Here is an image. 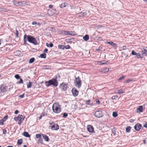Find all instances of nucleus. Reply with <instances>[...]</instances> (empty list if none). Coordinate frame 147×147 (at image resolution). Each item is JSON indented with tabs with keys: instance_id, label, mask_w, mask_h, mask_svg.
<instances>
[{
	"instance_id": "10",
	"label": "nucleus",
	"mask_w": 147,
	"mask_h": 147,
	"mask_svg": "<svg viewBox=\"0 0 147 147\" xmlns=\"http://www.w3.org/2000/svg\"><path fill=\"white\" fill-rule=\"evenodd\" d=\"M142 125L141 124L139 123H137L135 125L134 128L136 130L138 131L140 129Z\"/></svg>"
},
{
	"instance_id": "61",
	"label": "nucleus",
	"mask_w": 147,
	"mask_h": 147,
	"mask_svg": "<svg viewBox=\"0 0 147 147\" xmlns=\"http://www.w3.org/2000/svg\"><path fill=\"white\" fill-rule=\"evenodd\" d=\"M18 112V111L17 110H16L15 111V114H17Z\"/></svg>"
},
{
	"instance_id": "50",
	"label": "nucleus",
	"mask_w": 147,
	"mask_h": 147,
	"mask_svg": "<svg viewBox=\"0 0 147 147\" xmlns=\"http://www.w3.org/2000/svg\"><path fill=\"white\" fill-rule=\"evenodd\" d=\"M132 80V79L131 78L129 79H127L126 81L127 83H128L129 82L131 81Z\"/></svg>"
},
{
	"instance_id": "57",
	"label": "nucleus",
	"mask_w": 147,
	"mask_h": 147,
	"mask_svg": "<svg viewBox=\"0 0 147 147\" xmlns=\"http://www.w3.org/2000/svg\"><path fill=\"white\" fill-rule=\"evenodd\" d=\"M96 103L98 104H99L100 103V101H99V100H96Z\"/></svg>"
},
{
	"instance_id": "31",
	"label": "nucleus",
	"mask_w": 147,
	"mask_h": 147,
	"mask_svg": "<svg viewBox=\"0 0 147 147\" xmlns=\"http://www.w3.org/2000/svg\"><path fill=\"white\" fill-rule=\"evenodd\" d=\"M58 48L59 49H64L65 48V46L63 45H59L58 46Z\"/></svg>"
},
{
	"instance_id": "3",
	"label": "nucleus",
	"mask_w": 147,
	"mask_h": 147,
	"mask_svg": "<svg viewBox=\"0 0 147 147\" xmlns=\"http://www.w3.org/2000/svg\"><path fill=\"white\" fill-rule=\"evenodd\" d=\"M81 81L79 77L76 78L75 81V86L77 87L80 88L81 86Z\"/></svg>"
},
{
	"instance_id": "29",
	"label": "nucleus",
	"mask_w": 147,
	"mask_h": 147,
	"mask_svg": "<svg viewBox=\"0 0 147 147\" xmlns=\"http://www.w3.org/2000/svg\"><path fill=\"white\" fill-rule=\"evenodd\" d=\"M35 60V59L34 57L32 58L29 60V63H33Z\"/></svg>"
},
{
	"instance_id": "15",
	"label": "nucleus",
	"mask_w": 147,
	"mask_h": 147,
	"mask_svg": "<svg viewBox=\"0 0 147 147\" xmlns=\"http://www.w3.org/2000/svg\"><path fill=\"white\" fill-rule=\"evenodd\" d=\"M19 6H24L27 5L26 2L25 1H19Z\"/></svg>"
},
{
	"instance_id": "42",
	"label": "nucleus",
	"mask_w": 147,
	"mask_h": 147,
	"mask_svg": "<svg viewBox=\"0 0 147 147\" xmlns=\"http://www.w3.org/2000/svg\"><path fill=\"white\" fill-rule=\"evenodd\" d=\"M118 98V96L117 95H115L113 96L112 97V99H115L116 98Z\"/></svg>"
},
{
	"instance_id": "64",
	"label": "nucleus",
	"mask_w": 147,
	"mask_h": 147,
	"mask_svg": "<svg viewBox=\"0 0 147 147\" xmlns=\"http://www.w3.org/2000/svg\"><path fill=\"white\" fill-rule=\"evenodd\" d=\"M144 126L145 127L147 128V124L146 123V124H145L144 125Z\"/></svg>"
},
{
	"instance_id": "49",
	"label": "nucleus",
	"mask_w": 147,
	"mask_h": 147,
	"mask_svg": "<svg viewBox=\"0 0 147 147\" xmlns=\"http://www.w3.org/2000/svg\"><path fill=\"white\" fill-rule=\"evenodd\" d=\"M69 35H71L74 36V32L72 31H69Z\"/></svg>"
},
{
	"instance_id": "58",
	"label": "nucleus",
	"mask_w": 147,
	"mask_h": 147,
	"mask_svg": "<svg viewBox=\"0 0 147 147\" xmlns=\"http://www.w3.org/2000/svg\"><path fill=\"white\" fill-rule=\"evenodd\" d=\"M49 124H50L51 125H54V124H55V123H54L53 121H52L51 122L49 123Z\"/></svg>"
},
{
	"instance_id": "45",
	"label": "nucleus",
	"mask_w": 147,
	"mask_h": 147,
	"mask_svg": "<svg viewBox=\"0 0 147 147\" xmlns=\"http://www.w3.org/2000/svg\"><path fill=\"white\" fill-rule=\"evenodd\" d=\"M67 113H64L63 114V117L65 118L67 116Z\"/></svg>"
},
{
	"instance_id": "34",
	"label": "nucleus",
	"mask_w": 147,
	"mask_h": 147,
	"mask_svg": "<svg viewBox=\"0 0 147 147\" xmlns=\"http://www.w3.org/2000/svg\"><path fill=\"white\" fill-rule=\"evenodd\" d=\"M31 83V82H29V83L27 85V88H29L31 87L32 85Z\"/></svg>"
},
{
	"instance_id": "27",
	"label": "nucleus",
	"mask_w": 147,
	"mask_h": 147,
	"mask_svg": "<svg viewBox=\"0 0 147 147\" xmlns=\"http://www.w3.org/2000/svg\"><path fill=\"white\" fill-rule=\"evenodd\" d=\"M22 143V139H19L18 140L17 144L18 145H20Z\"/></svg>"
},
{
	"instance_id": "13",
	"label": "nucleus",
	"mask_w": 147,
	"mask_h": 147,
	"mask_svg": "<svg viewBox=\"0 0 147 147\" xmlns=\"http://www.w3.org/2000/svg\"><path fill=\"white\" fill-rule=\"evenodd\" d=\"M7 88V87L6 86L3 85H2L1 86L0 89L1 90V91L2 92H5L6 91Z\"/></svg>"
},
{
	"instance_id": "54",
	"label": "nucleus",
	"mask_w": 147,
	"mask_h": 147,
	"mask_svg": "<svg viewBox=\"0 0 147 147\" xmlns=\"http://www.w3.org/2000/svg\"><path fill=\"white\" fill-rule=\"evenodd\" d=\"M24 94L22 95H20L19 96V97L21 98H23L24 97Z\"/></svg>"
},
{
	"instance_id": "35",
	"label": "nucleus",
	"mask_w": 147,
	"mask_h": 147,
	"mask_svg": "<svg viewBox=\"0 0 147 147\" xmlns=\"http://www.w3.org/2000/svg\"><path fill=\"white\" fill-rule=\"evenodd\" d=\"M113 117H116L117 116V114L116 112H113Z\"/></svg>"
},
{
	"instance_id": "22",
	"label": "nucleus",
	"mask_w": 147,
	"mask_h": 147,
	"mask_svg": "<svg viewBox=\"0 0 147 147\" xmlns=\"http://www.w3.org/2000/svg\"><path fill=\"white\" fill-rule=\"evenodd\" d=\"M83 39L85 41H86L89 39V36L87 35H86L83 37Z\"/></svg>"
},
{
	"instance_id": "30",
	"label": "nucleus",
	"mask_w": 147,
	"mask_h": 147,
	"mask_svg": "<svg viewBox=\"0 0 147 147\" xmlns=\"http://www.w3.org/2000/svg\"><path fill=\"white\" fill-rule=\"evenodd\" d=\"M142 51L143 54L147 55V49H144Z\"/></svg>"
},
{
	"instance_id": "63",
	"label": "nucleus",
	"mask_w": 147,
	"mask_h": 147,
	"mask_svg": "<svg viewBox=\"0 0 147 147\" xmlns=\"http://www.w3.org/2000/svg\"><path fill=\"white\" fill-rule=\"evenodd\" d=\"M53 6L52 5H49V7L50 8H53Z\"/></svg>"
},
{
	"instance_id": "59",
	"label": "nucleus",
	"mask_w": 147,
	"mask_h": 147,
	"mask_svg": "<svg viewBox=\"0 0 147 147\" xmlns=\"http://www.w3.org/2000/svg\"><path fill=\"white\" fill-rule=\"evenodd\" d=\"M134 121V120L133 119H130L129 120V122L130 123H132Z\"/></svg>"
},
{
	"instance_id": "11",
	"label": "nucleus",
	"mask_w": 147,
	"mask_h": 147,
	"mask_svg": "<svg viewBox=\"0 0 147 147\" xmlns=\"http://www.w3.org/2000/svg\"><path fill=\"white\" fill-rule=\"evenodd\" d=\"M87 130L90 132L92 133L94 132V128L92 126L90 125H88L87 127Z\"/></svg>"
},
{
	"instance_id": "18",
	"label": "nucleus",
	"mask_w": 147,
	"mask_h": 147,
	"mask_svg": "<svg viewBox=\"0 0 147 147\" xmlns=\"http://www.w3.org/2000/svg\"><path fill=\"white\" fill-rule=\"evenodd\" d=\"M69 31H65L64 30H62L61 31V33L64 35H69Z\"/></svg>"
},
{
	"instance_id": "1",
	"label": "nucleus",
	"mask_w": 147,
	"mask_h": 147,
	"mask_svg": "<svg viewBox=\"0 0 147 147\" xmlns=\"http://www.w3.org/2000/svg\"><path fill=\"white\" fill-rule=\"evenodd\" d=\"M45 84L46 86L48 87L51 85H53L54 86H57L58 85V82L56 79L53 78L48 81L45 82Z\"/></svg>"
},
{
	"instance_id": "5",
	"label": "nucleus",
	"mask_w": 147,
	"mask_h": 147,
	"mask_svg": "<svg viewBox=\"0 0 147 147\" xmlns=\"http://www.w3.org/2000/svg\"><path fill=\"white\" fill-rule=\"evenodd\" d=\"M94 116L96 117H101L103 116V113L101 111H98L95 112Z\"/></svg>"
},
{
	"instance_id": "6",
	"label": "nucleus",
	"mask_w": 147,
	"mask_h": 147,
	"mask_svg": "<svg viewBox=\"0 0 147 147\" xmlns=\"http://www.w3.org/2000/svg\"><path fill=\"white\" fill-rule=\"evenodd\" d=\"M60 88L63 90H65L68 88L67 84L63 83L60 85Z\"/></svg>"
},
{
	"instance_id": "52",
	"label": "nucleus",
	"mask_w": 147,
	"mask_h": 147,
	"mask_svg": "<svg viewBox=\"0 0 147 147\" xmlns=\"http://www.w3.org/2000/svg\"><path fill=\"white\" fill-rule=\"evenodd\" d=\"M122 49L123 50H125L127 49V47L126 46H123L122 47Z\"/></svg>"
},
{
	"instance_id": "16",
	"label": "nucleus",
	"mask_w": 147,
	"mask_h": 147,
	"mask_svg": "<svg viewBox=\"0 0 147 147\" xmlns=\"http://www.w3.org/2000/svg\"><path fill=\"white\" fill-rule=\"evenodd\" d=\"M137 112H143L142 106H140L137 109Z\"/></svg>"
},
{
	"instance_id": "25",
	"label": "nucleus",
	"mask_w": 147,
	"mask_h": 147,
	"mask_svg": "<svg viewBox=\"0 0 147 147\" xmlns=\"http://www.w3.org/2000/svg\"><path fill=\"white\" fill-rule=\"evenodd\" d=\"M41 58H46V55L45 53H44L40 55V56Z\"/></svg>"
},
{
	"instance_id": "24",
	"label": "nucleus",
	"mask_w": 147,
	"mask_h": 147,
	"mask_svg": "<svg viewBox=\"0 0 147 147\" xmlns=\"http://www.w3.org/2000/svg\"><path fill=\"white\" fill-rule=\"evenodd\" d=\"M131 127L130 126H127L126 128V132L127 133L129 132L131 130Z\"/></svg>"
},
{
	"instance_id": "37",
	"label": "nucleus",
	"mask_w": 147,
	"mask_h": 147,
	"mask_svg": "<svg viewBox=\"0 0 147 147\" xmlns=\"http://www.w3.org/2000/svg\"><path fill=\"white\" fill-rule=\"evenodd\" d=\"M20 80L19 82H18V83L19 84H22L23 83V80L22 78H20L19 79Z\"/></svg>"
},
{
	"instance_id": "32",
	"label": "nucleus",
	"mask_w": 147,
	"mask_h": 147,
	"mask_svg": "<svg viewBox=\"0 0 147 147\" xmlns=\"http://www.w3.org/2000/svg\"><path fill=\"white\" fill-rule=\"evenodd\" d=\"M41 135L40 134H36V138H39L40 140H41Z\"/></svg>"
},
{
	"instance_id": "51",
	"label": "nucleus",
	"mask_w": 147,
	"mask_h": 147,
	"mask_svg": "<svg viewBox=\"0 0 147 147\" xmlns=\"http://www.w3.org/2000/svg\"><path fill=\"white\" fill-rule=\"evenodd\" d=\"M86 104L88 105H90V104L89 103L90 102V100L89 99L87 100H86Z\"/></svg>"
},
{
	"instance_id": "43",
	"label": "nucleus",
	"mask_w": 147,
	"mask_h": 147,
	"mask_svg": "<svg viewBox=\"0 0 147 147\" xmlns=\"http://www.w3.org/2000/svg\"><path fill=\"white\" fill-rule=\"evenodd\" d=\"M70 47L69 45H67L65 46V48L66 49H69L70 48Z\"/></svg>"
},
{
	"instance_id": "39",
	"label": "nucleus",
	"mask_w": 147,
	"mask_h": 147,
	"mask_svg": "<svg viewBox=\"0 0 147 147\" xmlns=\"http://www.w3.org/2000/svg\"><path fill=\"white\" fill-rule=\"evenodd\" d=\"M6 9L3 7H0V10L3 11H6Z\"/></svg>"
},
{
	"instance_id": "48",
	"label": "nucleus",
	"mask_w": 147,
	"mask_h": 147,
	"mask_svg": "<svg viewBox=\"0 0 147 147\" xmlns=\"http://www.w3.org/2000/svg\"><path fill=\"white\" fill-rule=\"evenodd\" d=\"M50 67V66L48 65H45L43 66V68L45 69H49Z\"/></svg>"
},
{
	"instance_id": "47",
	"label": "nucleus",
	"mask_w": 147,
	"mask_h": 147,
	"mask_svg": "<svg viewBox=\"0 0 147 147\" xmlns=\"http://www.w3.org/2000/svg\"><path fill=\"white\" fill-rule=\"evenodd\" d=\"M131 54L133 55H137V53L134 50H132V51Z\"/></svg>"
},
{
	"instance_id": "2",
	"label": "nucleus",
	"mask_w": 147,
	"mask_h": 147,
	"mask_svg": "<svg viewBox=\"0 0 147 147\" xmlns=\"http://www.w3.org/2000/svg\"><path fill=\"white\" fill-rule=\"evenodd\" d=\"M52 109L54 112L58 113L61 111L60 105L58 103H55L53 105Z\"/></svg>"
},
{
	"instance_id": "44",
	"label": "nucleus",
	"mask_w": 147,
	"mask_h": 147,
	"mask_svg": "<svg viewBox=\"0 0 147 147\" xmlns=\"http://www.w3.org/2000/svg\"><path fill=\"white\" fill-rule=\"evenodd\" d=\"M15 34L16 35V37L18 38V37L19 32L17 30H16Z\"/></svg>"
},
{
	"instance_id": "23",
	"label": "nucleus",
	"mask_w": 147,
	"mask_h": 147,
	"mask_svg": "<svg viewBox=\"0 0 147 147\" xmlns=\"http://www.w3.org/2000/svg\"><path fill=\"white\" fill-rule=\"evenodd\" d=\"M117 91L118 92H117V94H120L124 93V91L122 89L118 90Z\"/></svg>"
},
{
	"instance_id": "41",
	"label": "nucleus",
	"mask_w": 147,
	"mask_h": 147,
	"mask_svg": "<svg viewBox=\"0 0 147 147\" xmlns=\"http://www.w3.org/2000/svg\"><path fill=\"white\" fill-rule=\"evenodd\" d=\"M81 15L83 16H86L87 14V12L86 11L84 12H82L81 13Z\"/></svg>"
},
{
	"instance_id": "33",
	"label": "nucleus",
	"mask_w": 147,
	"mask_h": 147,
	"mask_svg": "<svg viewBox=\"0 0 147 147\" xmlns=\"http://www.w3.org/2000/svg\"><path fill=\"white\" fill-rule=\"evenodd\" d=\"M8 117V116L7 115H6L3 119H2L3 121H5L7 119Z\"/></svg>"
},
{
	"instance_id": "21",
	"label": "nucleus",
	"mask_w": 147,
	"mask_h": 147,
	"mask_svg": "<svg viewBox=\"0 0 147 147\" xmlns=\"http://www.w3.org/2000/svg\"><path fill=\"white\" fill-rule=\"evenodd\" d=\"M67 3H66L64 2L62 3L60 5V7L61 8H63L64 7H66L67 5Z\"/></svg>"
},
{
	"instance_id": "12",
	"label": "nucleus",
	"mask_w": 147,
	"mask_h": 147,
	"mask_svg": "<svg viewBox=\"0 0 147 147\" xmlns=\"http://www.w3.org/2000/svg\"><path fill=\"white\" fill-rule=\"evenodd\" d=\"M106 43L110 44L115 49L117 47L116 44L113 43V42L112 41L107 42H106Z\"/></svg>"
},
{
	"instance_id": "53",
	"label": "nucleus",
	"mask_w": 147,
	"mask_h": 147,
	"mask_svg": "<svg viewBox=\"0 0 147 147\" xmlns=\"http://www.w3.org/2000/svg\"><path fill=\"white\" fill-rule=\"evenodd\" d=\"M4 121H3L2 120H0V125H3L4 124Z\"/></svg>"
},
{
	"instance_id": "17",
	"label": "nucleus",
	"mask_w": 147,
	"mask_h": 147,
	"mask_svg": "<svg viewBox=\"0 0 147 147\" xmlns=\"http://www.w3.org/2000/svg\"><path fill=\"white\" fill-rule=\"evenodd\" d=\"M43 139L45 140V141L48 142L49 141V138L48 137L45 135L43 134H42V135Z\"/></svg>"
},
{
	"instance_id": "55",
	"label": "nucleus",
	"mask_w": 147,
	"mask_h": 147,
	"mask_svg": "<svg viewBox=\"0 0 147 147\" xmlns=\"http://www.w3.org/2000/svg\"><path fill=\"white\" fill-rule=\"evenodd\" d=\"M3 134H5L7 132L6 130L5 129H3Z\"/></svg>"
},
{
	"instance_id": "60",
	"label": "nucleus",
	"mask_w": 147,
	"mask_h": 147,
	"mask_svg": "<svg viewBox=\"0 0 147 147\" xmlns=\"http://www.w3.org/2000/svg\"><path fill=\"white\" fill-rule=\"evenodd\" d=\"M104 61H102L100 62V63H101L102 65H104L105 64V63L104 62Z\"/></svg>"
},
{
	"instance_id": "7",
	"label": "nucleus",
	"mask_w": 147,
	"mask_h": 147,
	"mask_svg": "<svg viewBox=\"0 0 147 147\" xmlns=\"http://www.w3.org/2000/svg\"><path fill=\"white\" fill-rule=\"evenodd\" d=\"M49 127H51L53 130H57L59 129V125L56 123L54 124V125H50Z\"/></svg>"
},
{
	"instance_id": "26",
	"label": "nucleus",
	"mask_w": 147,
	"mask_h": 147,
	"mask_svg": "<svg viewBox=\"0 0 147 147\" xmlns=\"http://www.w3.org/2000/svg\"><path fill=\"white\" fill-rule=\"evenodd\" d=\"M19 1H15V0H14V1H13V4L16 6H19Z\"/></svg>"
},
{
	"instance_id": "36",
	"label": "nucleus",
	"mask_w": 147,
	"mask_h": 147,
	"mask_svg": "<svg viewBox=\"0 0 147 147\" xmlns=\"http://www.w3.org/2000/svg\"><path fill=\"white\" fill-rule=\"evenodd\" d=\"M15 77L17 79H19L20 78V75L18 74H16L15 76Z\"/></svg>"
},
{
	"instance_id": "14",
	"label": "nucleus",
	"mask_w": 147,
	"mask_h": 147,
	"mask_svg": "<svg viewBox=\"0 0 147 147\" xmlns=\"http://www.w3.org/2000/svg\"><path fill=\"white\" fill-rule=\"evenodd\" d=\"M72 92L73 95L75 96H77L78 94V91L75 89H73Z\"/></svg>"
},
{
	"instance_id": "28",
	"label": "nucleus",
	"mask_w": 147,
	"mask_h": 147,
	"mask_svg": "<svg viewBox=\"0 0 147 147\" xmlns=\"http://www.w3.org/2000/svg\"><path fill=\"white\" fill-rule=\"evenodd\" d=\"M46 45L48 47H52L53 46V44L52 43H51L49 44H48L47 43Z\"/></svg>"
},
{
	"instance_id": "40",
	"label": "nucleus",
	"mask_w": 147,
	"mask_h": 147,
	"mask_svg": "<svg viewBox=\"0 0 147 147\" xmlns=\"http://www.w3.org/2000/svg\"><path fill=\"white\" fill-rule=\"evenodd\" d=\"M136 57L137 58H139L141 57V55L139 53H137V55H136Z\"/></svg>"
},
{
	"instance_id": "19",
	"label": "nucleus",
	"mask_w": 147,
	"mask_h": 147,
	"mask_svg": "<svg viewBox=\"0 0 147 147\" xmlns=\"http://www.w3.org/2000/svg\"><path fill=\"white\" fill-rule=\"evenodd\" d=\"M22 135L26 137H30V135L27 132H24L22 133Z\"/></svg>"
},
{
	"instance_id": "38",
	"label": "nucleus",
	"mask_w": 147,
	"mask_h": 147,
	"mask_svg": "<svg viewBox=\"0 0 147 147\" xmlns=\"http://www.w3.org/2000/svg\"><path fill=\"white\" fill-rule=\"evenodd\" d=\"M44 115H45L44 113H42L41 114L40 116L39 117V120L40 119L42 118V117L44 116Z\"/></svg>"
},
{
	"instance_id": "4",
	"label": "nucleus",
	"mask_w": 147,
	"mask_h": 147,
	"mask_svg": "<svg viewBox=\"0 0 147 147\" xmlns=\"http://www.w3.org/2000/svg\"><path fill=\"white\" fill-rule=\"evenodd\" d=\"M28 41L30 43H32L34 45L37 44V42L36 39L33 36L29 35Z\"/></svg>"
},
{
	"instance_id": "62",
	"label": "nucleus",
	"mask_w": 147,
	"mask_h": 147,
	"mask_svg": "<svg viewBox=\"0 0 147 147\" xmlns=\"http://www.w3.org/2000/svg\"><path fill=\"white\" fill-rule=\"evenodd\" d=\"M48 51V49H45L44 50V52L46 53V52H47Z\"/></svg>"
},
{
	"instance_id": "20",
	"label": "nucleus",
	"mask_w": 147,
	"mask_h": 147,
	"mask_svg": "<svg viewBox=\"0 0 147 147\" xmlns=\"http://www.w3.org/2000/svg\"><path fill=\"white\" fill-rule=\"evenodd\" d=\"M29 37V35H27L26 34H25L24 36V40L25 41H27L29 40L28 37Z\"/></svg>"
},
{
	"instance_id": "46",
	"label": "nucleus",
	"mask_w": 147,
	"mask_h": 147,
	"mask_svg": "<svg viewBox=\"0 0 147 147\" xmlns=\"http://www.w3.org/2000/svg\"><path fill=\"white\" fill-rule=\"evenodd\" d=\"M125 77V76L123 75L121 77H120L119 78L118 80H120L122 79L123 78H124Z\"/></svg>"
},
{
	"instance_id": "8",
	"label": "nucleus",
	"mask_w": 147,
	"mask_h": 147,
	"mask_svg": "<svg viewBox=\"0 0 147 147\" xmlns=\"http://www.w3.org/2000/svg\"><path fill=\"white\" fill-rule=\"evenodd\" d=\"M14 54L15 55L18 57H20L23 55V54L22 53L21 51L20 50L16 51L14 52Z\"/></svg>"
},
{
	"instance_id": "56",
	"label": "nucleus",
	"mask_w": 147,
	"mask_h": 147,
	"mask_svg": "<svg viewBox=\"0 0 147 147\" xmlns=\"http://www.w3.org/2000/svg\"><path fill=\"white\" fill-rule=\"evenodd\" d=\"M37 24V22H36L34 21V22H33L32 23V25L36 24Z\"/></svg>"
},
{
	"instance_id": "9",
	"label": "nucleus",
	"mask_w": 147,
	"mask_h": 147,
	"mask_svg": "<svg viewBox=\"0 0 147 147\" xmlns=\"http://www.w3.org/2000/svg\"><path fill=\"white\" fill-rule=\"evenodd\" d=\"M25 117L23 115H19L17 118V120L19 121L22 122L24 120Z\"/></svg>"
}]
</instances>
